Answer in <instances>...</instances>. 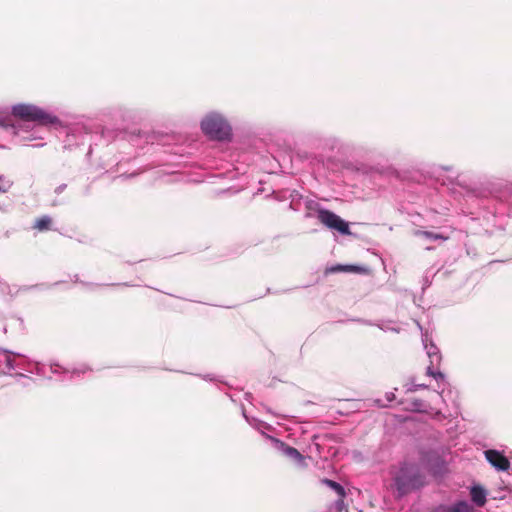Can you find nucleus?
<instances>
[{"mask_svg":"<svg viewBox=\"0 0 512 512\" xmlns=\"http://www.w3.org/2000/svg\"><path fill=\"white\" fill-rule=\"evenodd\" d=\"M432 377L437 381L444 379V375L441 372L432 373Z\"/></svg>","mask_w":512,"mask_h":512,"instance_id":"2eb2a0df","label":"nucleus"},{"mask_svg":"<svg viewBox=\"0 0 512 512\" xmlns=\"http://www.w3.org/2000/svg\"><path fill=\"white\" fill-rule=\"evenodd\" d=\"M335 507L338 510V512H347V509L344 505V497H339V499L335 502Z\"/></svg>","mask_w":512,"mask_h":512,"instance_id":"ddd939ff","label":"nucleus"},{"mask_svg":"<svg viewBox=\"0 0 512 512\" xmlns=\"http://www.w3.org/2000/svg\"><path fill=\"white\" fill-rule=\"evenodd\" d=\"M472 501L477 506H483L486 502V492L482 487L474 486L470 492Z\"/></svg>","mask_w":512,"mask_h":512,"instance_id":"423d86ee","label":"nucleus"},{"mask_svg":"<svg viewBox=\"0 0 512 512\" xmlns=\"http://www.w3.org/2000/svg\"><path fill=\"white\" fill-rule=\"evenodd\" d=\"M283 452L287 457L292 458L297 462H301L304 459L301 453L294 447L284 445Z\"/></svg>","mask_w":512,"mask_h":512,"instance_id":"9d476101","label":"nucleus"},{"mask_svg":"<svg viewBox=\"0 0 512 512\" xmlns=\"http://www.w3.org/2000/svg\"><path fill=\"white\" fill-rule=\"evenodd\" d=\"M318 220L330 229L337 230L342 234H350L348 223L341 219L334 212L326 209L318 211Z\"/></svg>","mask_w":512,"mask_h":512,"instance_id":"20e7f679","label":"nucleus"},{"mask_svg":"<svg viewBox=\"0 0 512 512\" xmlns=\"http://www.w3.org/2000/svg\"><path fill=\"white\" fill-rule=\"evenodd\" d=\"M486 460L497 470L507 471L510 468V461L501 452L493 449L484 452Z\"/></svg>","mask_w":512,"mask_h":512,"instance_id":"39448f33","label":"nucleus"},{"mask_svg":"<svg viewBox=\"0 0 512 512\" xmlns=\"http://www.w3.org/2000/svg\"><path fill=\"white\" fill-rule=\"evenodd\" d=\"M51 226L52 218L50 216L45 215L35 220L33 224V229L43 232L50 230Z\"/></svg>","mask_w":512,"mask_h":512,"instance_id":"0eeeda50","label":"nucleus"},{"mask_svg":"<svg viewBox=\"0 0 512 512\" xmlns=\"http://www.w3.org/2000/svg\"><path fill=\"white\" fill-rule=\"evenodd\" d=\"M12 186V182L7 180L5 176L0 175V193H6L10 187Z\"/></svg>","mask_w":512,"mask_h":512,"instance_id":"f8f14e48","label":"nucleus"},{"mask_svg":"<svg viewBox=\"0 0 512 512\" xmlns=\"http://www.w3.org/2000/svg\"><path fill=\"white\" fill-rule=\"evenodd\" d=\"M12 114L23 121H32L40 125H49L58 122L55 116L30 104H18L14 106L12 108Z\"/></svg>","mask_w":512,"mask_h":512,"instance_id":"f03ea898","label":"nucleus"},{"mask_svg":"<svg viewBox=\"0 0 512 512\" xmlns=\"http://www.w3.org/2000/svg\"><path fill=\"white\" fill-rule=\"evenodd\" d=\"M432 373H435V372H434V371H432L430 367H428V369H427V374H428V375H430V376H432Z\"/></svg>","mask_w":512,"mask_h":512,"instance_id":"dca6fc26","label":"nucleus"},{"mask_svg":"<svg viewBox=\"0 0 512 512\" xmlns=\"http://www.w3.org/2000/svg\"><path fill=\"white\" fill-rule=\"evenodd\" d=\"M329 272H353V273H362L365 271L364 268L356 265H336L331 267Z\"/></svg>","mask_w":512,"mask_h":512,"instance_id":"1a4fd4ad","label":"nucleus"},{"mask_svg":"<svg viewBox=\"0 0 512 512\" xmlns=\"http://www.w3.org/2000/svg\"><path fill=\"white\" fill-rule=\"evenodd\" d=\"M425 235L428 236L429 238H432V239H444L443 236H441L439 234H433V233H430V232H425Z\"/></svg>","mask_w":512,"mask_h":512,"instance_id":"4468645a","label":"nucleus"},{"mask_svg":"<svg viewBox=\"0 0 512 512\" xmlns=\"http://www.w3.org/2000/svg\"><path fill=\"white\" fill-rule=\"evenodd\" d=\"M323 483L332 488L338 494L339 497H345V490L339 483L330 479H324Z\"/></svg>","mask_w":512,"mask_h":512,"instance_id":"9b49d317","label":"nucleus"},{"mask_svg":"<svg viewBox=\"0 0 512 512\" xmlns=\"http://www.w3.org/2000/svg\"><path fill=\"white\" fill-rule=\"evenodd\" d=\"M438 512H474V508L467 502L460 501Z\"/></svg>","mask_w":512,"mask_h":512,"instance_id":"6e6552de","label":"nucleus"},{"mask_svg":"<svg viewBox=\"0 0 512 512\" xmlns=\"http://www.w3.org/2000/svg\"><path fill=\"white\" fill-rule=\"evenodd\" d=\"M203 132L211 139L224 138V120L220 114L210 113L201 122Z\"/></svg>","mask_w":512,"mask_h":512,"instance_id":"7ed1b4c3","label":"nucleus"},{"mask_svg":"<svg viewBox=\"0 0 512 512\" xmlns=\"http://www.w3.org/2000/svg\"><path fill=\"white\" fill-rule=\"evenodd\" d=\"M418 386H420V387H427V385H425V384H419Z\"/></svg>","mask_w":512,"mask_h":512,"instance_id":"a211bd4d","label":"nucleus"},{"mask_svg":"<svg viewBox=\"0 0 512 512\" xmlns=\"http://www.w3.org/2000/svg\"><path fill=\"white\" fill-rule=\"evenodd\" d=\"M394 482L398 496L401 497L422 487L425 484V477L416 465L405 464L397 472Z\"/></svg>","mask_w":512,"mask_h":512,"instance_id":"f257e3e1","label":"nucleus"},{"mask_svg":"<svg viewBox=\"0 0 512 512\" xmlns=\"http://www.w3.org/2000/svg\"><path fill=\"white\" fill-rule=\"evenodd\" d=\"M225 137H226V141H228V140H229V133H228V131H227V130H226Z\"/></svg>","mask_w":512,"mask_h":512,"instance_id":"f3484780","label":"nucleus"}]
</instances>
